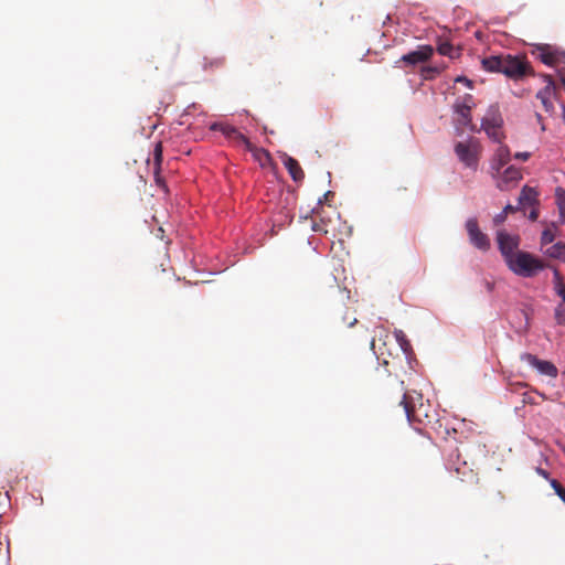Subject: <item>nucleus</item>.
Listing matches in <instances>:
<instances>
[{"mask_svg":"<svg viewBox=\"0 0 565 565\" xmlns=\"http://www.w3.org/2000/svg\"><path fill=\"white\" fill-rule=\"evenodd\" d=\"M555 318L559 324H565V306H558L555 310Z\"/></svg>","mask_w":565,"mask_h":565,"instance_id":"obj_29","label":"nucleus"},{"mask_svg":"<svg viewBox=\"0 0 565 565\" xmlns=\"http://www.w3.org/2000/svg\"><path fill=\"white\" fill-rule=\"evenodd\" d=\"M511 158L510 149L501 145L492 159L491 169L494 171V174H500L501 169L509 163Z\"/></svg>","mask_w":565,"mask_h":565,"instance_id":"obj_14","label":"nucleus"},{"mask_svg":"<svg viewBox=\"0 0 565 565\" xmlns=\"http://www.w3.org/2000/svg\"><path fill=\"white\" fill-rule=\"evenodd\" d=\"M456 473V478L460 481H465V477L469 476L470 478L475 477L473 470L468 467L467 462H462L460 467H456L454 469Z\"/></svg>","mask_w":565,"mask_h":565,"instance_id":"obj_24","label":"nucleus"},{"mask_svg":"<svg viewBox=\"0 0 565 565\" xmlns=\"http://www.w3.org/2000/svg\"><path fill=\"white\" fill-rule=\"evenodd\" d=\"M511 271L521 277H533L544 268V264L527 252L516 250L505 262Z\"/></svg>","mask_w":565,"mask_h":565,"instance_id":"obj_3","label":"nucleus"},{"mask_svg":"<svg viewBox=\"0 0 565 565\" xmlns=\"http://www.w3.org/2000/svg\"><path fill=\"white\" fill-rule=\"evenodd\" d=\"M434 54V47L431 45H419L417 50L404 54L397 62L405 64L406 66H415L417 64L427 62Z\"/></svg>","mask_w":565,"mask_h":565,"instance_id":"obj_9","label":"nucleus"},{"mask_svg":"<svg viewBox=\"0 0 565 565\" xmlns=\"http://www.w3.org/2000/svg\"><path fill=\"white\" fill-rule=\"evenodd\" d=\"M482 66L488 72L502 73L509 78L521 79L532 73L524 56L492 55L482 60Z\"/></svg>","mask_w":565,"mask_h":565,"instance_id":"obj_2","label":"nucleus"},{"mask_svg":"<svg viewBox=\"0 0 565 565\" xmlns=\"http://www.w3.org/2000/svg\"><path fill=\"white\" fill-rule=\"evenodd\" d=\"M546 254L555 259L565 260V243L558 242L547 248Z\"/></svg>","mask_w":565,"mask_h":565,"instance_id":"obj_20","label":"nucleus"},{"mask_svg":"<svg viewBox=\"0 0 565 565\" xmlns=\"http://www.w3.org/2000/svg\"><path fill=\"white\" fill-rule=\"evenodd\" d=\"M234 146H237V147H244L247 151H254V146L253 143L249 141V139L244 136L239 130L238 132L234 136V138H232V141H231Z\"/></svg>","mask_w":565,"mask_h":565,"instance_id":"obj_22","label":"nucleus"},{"mask_svg":"<svg viewBox=\"0 0 565 565\" xmlns=\"http://www.w3.org/2000/svg\"><path fill=\"white\" fill-rule=\"evenodd\" d=\"M537 216H539V212H537L536 210H533V211H531V213H530V216H529V217H530L532 221H535V220L537 218Z\"/></svg>","mask_w":565,"mask_h":565,"instance_id":"obj_42","label":"nucleus"},{"mask_svg":"<svg viewBox=\"0 0 565 565\" xmlns=\"http://www.w3.org/2000/svg\"><path fill=\"white\" fill-rule=\"evenodd\" d=\"M497 242L499 249L507 262L511 255L516 254V249L520 245V237L518 235H510L504 231H499L497 234Z\"/></svg>","mask_w":565,"mask_h":565,"instance_id":"obj_10","label":"nucleus"},{"mask_svg":"<svg viewBox=\"0 0 565 565\" xmlns=\"http://www.w3.org/2000/svg\"><path fill=\"white\" fill-rule=\"evenodd\" d=\"M554 277H555L556 287H557L559 284H562V277H561V274L558 273V270L554 271Z\"/></svg>","mask_w":565,"mask_h":565,"instance_id":"obj_40","label":"nucleus"},{"mask_svg":"<svg viewBox=\"0 0 565 565\" xmlns=\"http://www.w3.org/2000/svg\"><path fill=\"white\" fill-rule=\"evenodd\" d=\"M6 511H0V519H3Z\"/></svg>","mask_w":565,"mask_h":565,"instance_id":"obj_46","label":"nucleus"},{"mask_svg":"<svg viewBox=\"0 0 565 565\" xmlns=\"http://www.w3.org/2000/svg\"><path fill=\"white\" fill-rule=\"evenodd\" d=\"M556 203H557L561 216L563 218H565V190H563V189L556 190Z\"/></svg>","mask_w":565,"mask_h":565,"instance_id":"obj_26","label":"nucleus"},{"mask_svg":"<svg viewBox=\"0 0 565 565\" xmlns=\"http://www.w3.org/2000/svg\"><path fill=\"white\" fill-rule=\"evenodd\" d=\"M545 87L537 92L536 97H552L555 93V84L551 75H543Z\"/></svg>","mask_w":565,"mask_h":565,"instance_id":"obj_19","label":"nucleus"},{"mask_svg":"<svg viewBox=\"0 0 565 565\" xmlns=\"http://www.w3.org/2000/svg\"><path fill=\"white\" fill-rule=\"evenodd\" d=\"M497 175L499 177L497 185L500 190H509L522 178L520 169L514 166L508 167L502 173L500 172Z\"/></svg>","mask_w":565,"mask_h":565,"instance_id":"obj_12","label":"nucleus"},{"mask_svg":"<svg viewBox=\"0 0 565 565\" xmlns=\"http://www.w3.org/2000/svg\"><path fill=\"white\" fill-rule=\"evenodd\" d=\"M388 377H391V375H388ZM383 390L387 394L392 390L396 393L397 398L401 397L399 405L403 406L404 413L411 424L431 422L430 415L428 414L430 405L423 402L422 394L416 392L407 393L403 381H399L397 377L390 379Z\"/></svg>","mask_w":565,"mask_h":565,"instance_id":"obj_1","label":"nucleus"},{"mask_svg":"<svg viewBox=\"0 0 565 565\" xmlns=\"http://www.w3.org/2000/svg\"><path fill=\"white\" fill-rule=\"evenodd\" d=\"M153 177L156 184L161 188L166 193L168 192V188L163 178L160 175V169L162 163V143L157 142L153 149Z\"/></svg>","mask_w":565,"mask_h":565,"instance_id":"obj_13","label":"nucleus"},{"mask_svg":"<svg viewBox=\"0 0 565 565\" xmlns=\"http://www.w3.org/2000/svg\"><path fill=\"white\" fill-rule=\"evenodd\" d=\"M523 402L524 403H531V404L534 403V401L532 399V397H531V395L529 393H524L523 394Z\"/></svg>","mask_w":565,"mask_h":565,"instance_id":"obj_39","label":"nucleus"},{"mask_svg":"<svg viewBox=\"0 0 565 565\" xmlns=\"http://www.w3.org/2000/svg\"><path fill=\"white\" fill-rule=\"evenodd\" d=\"M284 164L294 181L299 182L303 180L305 172L296 159L287 156L286 159L284 160Z\"/></svg>","mask_w":565,"mask_h":565,"instance_id":"obj_15","label":"nucleus"},{"mask_svg":"<svg viewBox=\"0 0 565 565\" xmlns=\"http://www.w3.org/2000/svg\"><path fill=\"white\" fill-rule=\"evenodd\" d=\"M469 242L472 246L481 252H488L491 247V241L489 236L483 233L480 227L478 220L476 217H470L466 221L465 224Z\"/></svg>","mask_w":565,"mask_h":565,"instance_id":"obj_6","label":"nucleus"},{"mask_svg":"<svg viewBox=\"0 0 565 565\" xmlns=\"http://www.w3.org/2000/svg\"><path fill=\"white\" fill-rule=\"evenodd\" d=\"M555 239V234L551 228H545L541 235V245H548Z\"/></svg>","mask_w":565,"mask_h":565,"instance_id":"obj_28","label":"nucleus"},{"mask_svg":"<svg viewBox=\"0 0 565 565\" xmlns=\"http://www.w3.org/2000/svg\"><path fill=\"white\" fill-rule=\"evenodd\" d=\"M536 191L532 188L524 186L520 193L519 202L522 205H532L536 200Z\"/></svg>","mask_w":565,"mask_h":565,"instance_id":"obj_18","label":"nucleus"},{"mask_svg":"<svg viewBox=\"0 0 565 565\" xmlns=\"http://www.w3.org/2000/svg\"><path fill=\"white\" fill-rule=\"evenodd\" d=\"M541 100V104L545 111L551 113L553 110L552 97H536Z\"/></svg>","mask_w":565,"mask_h":565,"instance_id":"obj_31","label":"nucleus"},{"mask_svg":"<svg viewBox=\"0 0 565 565\" xmlns=\"http://www.w3.org/2000/svg\"><path fill=\"white\" fill-rule=\"evenodd\" d=\"M456 82L463 83V85H466L467 87L472 88V82L465 76H458L456 78Z\"/></svg>","mask_w":565,"mask_h":565,"instance_id":"obj_35","label":"nucleus"},{"mask_svg":"<svg viewBox=\"0 0 565 565\" xmlns=\"http://www.w3.org/2000/svg\"><path fill=\"white\" fill-rule=\"evenodd\" d=\"M455 152L459 160L468 168L477 169L479 161V146L476 141L457 142Z\"/></svg>","mask_w":565,"mask_h":565,"instance_id":"obj_8","label":"nucleus"},{"mask_svg":"<svg viewBox=\"0 0 565 565\" xmlns=\"http://www.w3.org/2000/svg\"><path fill=\"white\" fill-rule=\"evenodd\" d=\"M356 321H358V320L354 318L351 322H349V326H350V327L354 326V324L356 323Z\"/></svg>","mask_w":565,"mask_h":565,"instance_id":"obj_45","label":"nucleus"},{"mask_svg":"<svg viewBox=\"0 0 565 565\" xmlns=\"http://www.w3.org/2000/svg\"><path fill=\"white\" fill-rule=\"evenodd\" d=\"M371 349L375 352V340L372 339L371 341Z\"/></svg>","mask_w":565,"mask_h":565,"instance_id":"obj_44","label":"nucleus"},{"mask_svg":"<svg viewBox=\"0 0 565 565\" xmlns=\"http://www.w3.org/2000/svg\"><path fill=\"white\" fill-rule=\"evenodd\" d=\"M537 473L541 475L543 478L548 479V473L544 469L539 468Z\"/></svg>","mask_w":565,"mask_h":565,"instance_id":"obj_41","label":"nucleus"},{"mask_svg":"<svg viewBox=\"0 0 565 565\" xmlns=\"http://www.w3.org/2000/svg\"><path fill=\"white\" fill-rule=\"evenodd\" d=\"M521 360L536 369L539 373L542 375H546L554 379L558 374L557 367L552 362L540 360L536 355H533L531 353L521 354Z\"/></svg>","mask_w":565,"mask_h":565,"instance_id":"obj_11","label":"nucleus"},{"mask_svg":"<svg viewBox=\"0 0 565 565\" xmlns=\"http://www.w3.org/2000/svg\"><path fill=\"white\" fill-rule=\"evenodd\" d=\"M252 152L254 153V157L260 162L262 166L265 164L264 161H269L270 159L269 152L266 151L265 149L256 148L254 146V151Z\"/></svg>","mask_w":565,"mask_h":565,"instance_id":"obj_27","label":"nucleus"},{"mask_svg":"<svg viewBox=\"0 0 565 565\" xmlns=\"http://www.w3.org/2000/svg\"><path fill=\"white\" fill-rule=\"evenodd\" d=\"M533 54L547 66L565 64V50L552 44H535Z\"/></svg>","mask_w":565,"mask_h":565,"instance_id":"obj_5","label":"nucleus"},{"mask_svg":"<svg viewBox=\"0 0 565 565\" xmlns=\"http://www.w3.org/2000/svg\"><path fill=\"white\" fill-rule=\"evenodd\" d=\"M234 146H237V147H244L247 151H254V146L253 143L249 141V139L244 136L239 130L238 132L234 136V138H232V141H231Z\"/></svg>","mask_w":565,"mask_h":565,"instance_id":"obj_21","label":"nucleus"},{"mask_svg":"<svg viewBox=\"0 0 565 565\" xmlns=\"http://www.w3.org/2000/svg\"><path fill=\"white\" fill-rule=\"evenodd\" d=\"M438 73L436 67H423L422 74L425 79H431L435 77V75Z\"/></svg>","mask_w":565,"mask_h":565,"instance_id":"obj_30","label":"nucleus"},{"mask_svg":"<svg viewBox=\"0 0 565 565\" xmlns=\"http://www.w3.org/2000/svg\"><path fill=\"white\" fill-rule=\"evenodd\" d=\"M10 505H11V501H10L8 491L0 493V508L1 507L10 508Z\"/></svg>","mask_w":565,"mask_h":565,"instance_id":"obj_32","label":"nucleus"},{"mask_svg":"<svg viewBox=\"0 0 565 565\" xmlns=\"http://www.w3.org/2000/svg\"><path fill=\"white\" fill-rule=\"evenodd\" d=\"M503 210H504V211L507 212V214H508V213H512V212H514V211H515V207H514V206H512V205H510V204H508Z\"/></svg>","mask_w":565,"mask_h":565,"instance_id":"obj_43","label":"nucleus"},{"mask_svg":"<svg viewBox=\"0 0 565 565\" xmlns=\"http://www.w3.org/2000/svg\"><path fill=\"white\" fill-rule=\"evenodd\" d=\"M503 118L498 105H491L482 118L481 127L493 141L501 143L504 139L502 131Z\"/></svg>","mask_w":565,"mask_h":565,"instance_id":"obj_4","label":"nucleus"},{"mask_svg":"<svg viewBox=\"0 0 565 565\" xmlns=\"http://www.w3.org/2000/svg\"><path fill=\"white\" fill-rule=\"evenodd\" d=\"M484 287H486V289H487L489 292H491V291L493 290V288H494V284H493V282H491V281L484 280Z\"/></svg>","mask_w":565,"mask_h":565,"instance_id":"obj_38","label":"nucleus"},{"mask_svg":"<svg viewBox=\"0 0 565 565\" xmlns=\"http://www.w3.org/2000/svg\"><path fill=\"white\" fill-rule=\"evenodd\" d=\"M557 295L565 301V285L559 284L556 288Z\"/></svg>","mask_w":565,"mask_h":565,"instance_id":"obj_37","label":"nucleus"},{"mask_svg":"<svg viewBox=\"0 0 565 565\" xmlns=\"http://www.w3.org/2000/svg\"><path fill=\"white\" fill-rule=\"evenodd\" d=\"M507 212L503 210L501 213L497 214L494 217H493V223L494 225H500L501 223H503L507 218Z\"/></svg>","mask_w":565,"mask_h":565,"instance_id":"obj_34","label":"nucleus"},{"mask_svg":"<svg viewBox=\"0 0 565 565\" xmlns=\"http://www.w3.org/2000/svg\"><path fill=\"white\" fill-rule=\"evenodd\" d=\"M531 157V153L530 152H516L514 154V158L515 159H519V160H522V161H526L529 160Z\"/></svg>","mask_w":565,"mask_h":565,"instance_id":"obj_36","label":"nucleus"},{"mask_svg":"<svg viewBox=\"0 0 565 565\" xmlns=\"http://www.w3.org/2000/svg\"><path fill=\"white\" fill-rule=\"evenodd\" d=\"M213 131H220L222 132L228 141H232V138L238 132V129L234 126L223 124V122H214L210 127Z\"/></svg>","mask_w":565,"mask_h":565,"instance_id":"obj_17","label":"nucleus"},{"mask_svg":"<svg viewBox=\"0 0 565 565\" xmlns=\"http://www.w3.org/2000/svg\"><path fill=\"white\" fill-rule=\"evenodd\" d=\"M330 198H333V193L331 191L326 192L321 199L318 200V206L312 210V213L320 218V221H323V209L322 204L327 203Z\"/></svg>","mask_w":565,"mask_h":565,"instance_id":"obj_25","label":"nucleus"},{"mask_svg":"<svg viewBox=\"0 0 565 565\" xmlns=\"http://www.w3.org/2000/svg\"><path fill=\"white\" fill-rule=\"evenodd\" d=\"M396 341L398 342L403 353L407 356L412 350V345L409 341L406 339V335L402 330L395 332Z\"/></svg>","mask_w":565,"mask_h":565,"instance_id":"obj_23","label":"nucleus"},{"mask_svg":"<svg viewBox=\"0 0 565 565\" xmlns=\"http://www.w3.org/2000/svg\"><path fill=\"white\" fill-rule=\"evenodd\" d=\"M476 106L472 95L466 94L454 104V111L457 115L456 121L461 127H469L475 130L471 124V109Z\"/></svg>","mask_w":565,"mask_h":565,"instance_id":"obj_7","label":"nucleus"},{"mask_svg":"<svg viewBox=\"0 0 565 565\" xmlns=\"http://www.w3.org/2000/svg\"><path fill=\"white\" fill-rule=\"evenodd\" d=\"M311 228L312 231L315 232H322V233H328V230L324 227V220L321 221V223H318L316 221L312 222V225H311Z\"/></svg>","mask_w":565,"mask_h":565,"instance_id":"obj_33","label":"nucleus"},{"mask_svg":"<svg viewBox=\"0 0 565 565\" xmlns=\"http://www.w3.org/2000/svg\"><path fill=\"white\" fill-rule=\"evenodd\" d=\"M437 52L440 55L448 56L450 58H456L459 56V50L455 49L454 45L449 41L441 40V39H438Z\"/></svg>","mask_w":565,"mask_h":565,"instance_id":"obj_16","label":"nucleus"}]
</instances>
